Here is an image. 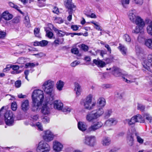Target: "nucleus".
<instances>
[{
    "label": "nucleus",
    "mask_w": 152,
    "mask_h": 152,
    "mask_svg": "<svg viewBox=\"0 0 152 152\" xmlns=\"http://www.w3.org/2000/svg\"><path fill=\"white\" fill-rule=\"evenodd\" d=\"M135 118L136 122H140L141 123H143L145 122V120L142 116L139 114H137L134 116Z\"/></svg>",
    "instance_id": "obj_32"
},
{
    "label": "nucleus",
    "mask_w": 152,
    "mask_h": 152,
    "mask_svg": "<svg viewBox=\"0 0 152 152\" xmlns=\"http://www.w3.org/2000/svg\"><path fill=\"white\" fill-rule=\"evenodd\" d=\"M109 70H111L112 74L116 77L120 76L122 74L121 70L117 67H113L110 68Z\"/></svg>",
    "instance_id": "obj_17"
},
{
    "label": "nucleus",
    "mask_w": 152,
    "mask_h": 152,
    "mask_svg": "<svg viewBox=\"0 0 152 152\" xmlns=\"http://www.w3.org/2000/svg\"><path fill=\"white\" fill-rule=\"evenodd\" d=\"M25 62V59L23 57L19 58L17 61V63L19 64H23Z\"/></svg>",
    "instance_id": "obj_58"
},
{
    "label": "nucleus",
    "mask_w": 152,
    "mask_h": 152,
    "mask_svg": "<svg viewBox=\"0 0 152 152\" xmlns=\"http://www.w3.org/2000/svg\"><path fill=\"white\" fill-rule=\"evenodd\" d=\"M96 142V137L93 135H86L83 140V142L84 144L91 147L94 146Z\"/></svg>",
    "instance_id": "obj_7"
},
{
    "label": "nucleus",
    "mask_w": 152,
    "mask_h": 152,
    "mask_svg": "<svg viewBox=\"0 0 152 152\" xmlns=\"http://www.w3.org/2000/svg\"><path fill=\"white\" fill-rule=\"evenodd\" d=\"M136 139L137 141L139 143L142 144L144 142V140L141 138L140 136L138 135L136 136Z\"/></svg>",
    "instance_id": "obj_49"
},
{
    "label": "nucleus",
    "mask_w": 152,
    "mask_h": 152,
    "mask_svg": "<svg viewBox=\"0 0 152 152\" xmlns=\"http://www.w3.org/2000/svg\"><path fill=\"white\" fill-rule=\"evenodd\" d=\"M17 107V105L16 102H13L11 103V108L13 111H15L16 110Z\"/></svg>",
    "instance_id": "obj_42"
},
{
    "label": "nucleus",
    "mask_w": 152,
    "mask_h": 152,
    "mask_svg": "<svg viewBox=\"0 0 152 152\" xmlns=\"http://www.w3.org/2000/svg\"><path fill=\"white\" fill-rule=\"evenodd\" d=\"M48 104H49L46 102V99L45 103L43 104L41 109V112L44 115L48 116L50 113V108L48 106Z\"/></svg>",
    "instance_id": "obj_13"
},
{
    "label": "nucleus",
    "mask_w": 152,
    "mask_h": 152,
    "mask_svg": "<svg viewBox=\"0 0 152 152\" xmlns=\"http://www.w3.org/2000/svg\"><path fill=\"white\" fill-rule=\"evenodd\" d=\"M103 124L101 121H98L95 123L89 126L87 130V133H90L101 128L103 126Z\"/></svg>",
    "instance_id": "obj_11"
},
{
    "label": "nucleus",
    "mask_w": 152,
    "mask_h": 152,
    "mask_svg": "<svg viewBox=\"0 0 152 152\" xmlns=\"http://www.w3.org/2000/svg\"><path fill=\"white\" fill-rule=\"evenodd\" d=\"M48 28L50 30H53L55 31H57V29L55 28L53 25L51 23H49L48 25Z\"/></svg>",
    "instance_id": "obj_54"
},
{
    "label": "nucleus",
    "mask_w": 152,
    "mask_h": 152,
    "mask_svg": "<svg viewBox=\"0 0 152 152\" xmlns=\"http://www.w3.org/2000/svg\"><path fill=\"white\" fill-rule=\"evenodd\" d=\"M72 110V109L71 107L68 106H65L64 107H63L61 111L64 112L68 113L71 112Z\"/></svg>",
    "instance_id": "obj_40"
},
{
    "label": "nucleus",
    "mask_w": 152,
    "mask_h": 152,
    "mask_svg": "<svg viewBox=\"0 0 152 152\" xmlns=\"http://www.w3.org/2000/svg\"><path fill=\"white\" fill-rule=\"evenodd\" d=\"M7 107H3L0 110V112L1 111L4 112V121L6 124L9 126H11L13 124L14 122V116L12 111L7 110Z\"/></svg>",
    "instance_id": "obj_2"
},
{
    "label": "nucleus",
    "mask_w": 152,
    "mask_h": 152,
    "mask_svg": "<svg viewBox=\"0 0 152 152\" xmlns=\"http://www.w3.org/2000/svg\"><path fill=\"white\" fill-rule=\"evenodd\" d=\"M152 61V54L149 55L148 56V60L144 61L142 64L143 67L147 70L150 69V66Z\"/></svg>",
    "instance_id": "obj_14"
},
{
    "label": "nucleus",
    "mask_w": 152,
    "mask_h": 152,
    "mask_svg": "<svg viewBox=\"0 0 152 152\" xmlns=\"http://www.w3.org/2000/svg\"><path fill=\"white\" fill-rule=\"evenodd\" d=\"M72 0H64V5L66 8L69 10H73L76 6L72 3Z\"/></svg>",
    "instance_id": "obj_15"
},
{
    "label": "nucleus",
    "mask_w": 152,
    "mask_h": 152,
    "mask_svg": "<svg viewBox=\"0 0 152 152\" xmlns=\"http://www.w3.org/2000/svg\"><path fill=\"white\" fill-rule=\"evenodd\" d=\"M10 67L15 70H18L20 68L19 66L18 65L12 64L10 65Z\"/></svg>",
    "instance_id": "obj_53"
},
{
    "label": "nucleus",
    "mask_w": 152,
    "mask_h": 152,
    "mask_svg": "<svg viewBox=\"0 0 152 152\" xmlns=\"http://www.w3.org/2000/svg\"><path fill=\"white\" fill-rule=\"evenodd\" d=\"M146 29L148 33L152 36V21L148 23Z\"/></svg>",
    "instance_id": "obj_33"
},
{
    "label": "nucleus",
    "mask_w": 152,
    "mask_h": 152,
    "mask_svg": "<svg viewBox=\"0 0 152 152\" xmlns=\"http://www.w3.org/2000/svg\"><path fill=\"white\" fill-rule=\"evenodd\" d=\"M42 121L44 123L47 124L49 122L50 118L48 117H45L43 118Z\"/></svg>",
    "instance_id": "obj_64"
},
{
    "label": "nucleus",
    "mask_w": 152,
    "mask_h": 152,
    "mask_svg": "<svg viewBox=\"0 0 152 152\" xmlns=\"http://www.w3.org/2000/svg\"><path fill=\"white\" fill-rule=\"evenodd\" d=\"M136 52L137 55L138 56H141L142 54V49L140 47L137 46L135 47Z\"/></svg>",
    "instance_id": "obj_41"
},
{
    "label": "nucleus",
    "mask_w": 152,
    "mask_h": 152,
    "mask_svg": "<svg viewBox=\"0 0 152 152\" xmlns=\"http://www.w3.org/2000/svg\"><path fill=\"white\" fill-rule=\"evenodd\" d=\"M84 14L88 17L92 18H96V15L95 14L92 13L91 15L87 14L86 12H84Z\"/></svg>",
    "instance_id": "obj_62"
},
{
    "label": "nucleus",
    "mask_w": 152,
    "mask_h": 152,
    "mask_svg": "<svg viewBox=\"0 0 152 152\" xmlns=\"http://www.w3.org/2000/svg\"><path fill=\"white\" fill-rule=\"evenodd\" d=\"M80 62L79 61H75L71 64L70 65L72 67H74L80 64Z\"/></svg>",
    "instance_id": "obj_50"
},
{
    "label": "nucleus",
    "mask_w": 152,
    "mask_h": 152,
    "mask_svg": "<svg viewBox=\"0 0 152 152\" xmlns=\"http://www.w3.org/2000/svg\"><path fill=\"white\" fill-rule=\"evenodd\" d=\"M123 38L128 44H129L130 43L131 41V39L129 35L126 34H125L123 36Z\"/></svg>",
    "instance_id": "obj_38"
},
{
    "label": "nucleus",
    "mask_w": 152,
    "mask_h": 152,
    "mask_svg": "<svg viewBox=\"0 0 152 152\" xmlns=\"http://www.w3.org/2000/svg\"><path fill=\"white\" fill-rule=\"evenodd\" d=\"M105 104L106 101L105 99L104 98L100 97L97 100V106L98 108L103 109V108L105 105Z\"/></svg>",
    "instance_id": "obj_20"
},
{
    "label": "nucleus",
    "mask_w": 152,
    "mask_h": 152,
    "mask_svg": "<svg viewBox=\"0 0 152 152\" xmlns=\"http://www.w3.org/2000/svg\"><path fill=\"white\" fill-rule=\"evenodd\" d=\"M124 80L127 83H131L135 81V78L130 75H128L123 77Z\"/></svg>",
    "instance_id": "obj_25"
},
{
    "label": "nucleus",
    "mask_w": 152,
    "mask_h": 152,
    "mask_svg": "<svg viewBox=\"0 0 152 152\" xmlns=\"http://www.w3.org/2000/svg\"><path fill=\"white\" fill-rule=\"evenodd\" d=\"M55 21L56 23L61 24L64 22L63 20L60 18H56Z\"/></svg>",
    "instance_id": "obj_60"
},
{
    "label": "nucleus",
    "mask_w": 152,
    "mask_h": 152,
    "mask_svg": "<svg viewBox=\"0 0 152 152\" xmlns=\"http://www.w3.org/2000/svg\"><path fill=\"white\" fill-rule=\"evenodd\" d=\"M93 96L91 94L88 95L84 100V106L85 108L88 110H90L93 108L96 105L95 102L92 103Z\"/></svg>",
    "instance_id": "obj_6"
},
{
    "label": "nucleus",
    "mask_w": 152,
    "mask_h": 152,
    "mask_svg": "<svg viewBox=\"0 0 152 152\" xmlns=\"http://www.w3.org/2000/svg\"><path fill=\"white\" fill-rule=\"evenodd\" d=\"M21 107L23 111H26L28 110L30 107L28 100L26 99L23 101L21 103Z\"/></svg>",
    "instance_id": "obj_18"
},
{
    "label": "nucleus",
    "mask_w": 152,
    "mask_h": 152,
    "mask_svg": "<svg viewBox=\"0 0 152 152\" xmlns=\"http://www.w3.org/2000/svg\"><path fill=\"white\" fill-rule=\"evenodd\" d=\"M65 84L64 82L61 80L57 81L56 84V87L57 90L59 91L62 90Z\"/></svg>",
    "instance_id": "obj_24"
},
{
    "label": "nucleus",
    "mask_w": 152,
    "mask_h": 152,
    "mask_svg": "<svg viewBox=\"0 0 152 152\" xmlns=\"http://www.w3.org/2000/svg\"><path fill=\"white\" fill-rule=\"evenodd\" d=\"M93 62L96 65L100 67H103L106 65L105 62L99 59H94Z\"/></svg>",
    "instance_id": "obj_27"
},
{
    "label": "nucleus",
    "mask_w": 152,
    "mask_h": 152,
    "mask_svg": "<svg viewBox=\"0 0 152 152\" xmlns=\"http://www.w3.org/2000/svg\"><path fill=\"white\" fill-rule=\"evenodd\" d=\"M118 49L120 50L121 53L123 55H126L127 51V49L124 45L119 44V46L118 47Z\"/></svg>",
    "instance_id": "obj_31"
},
{
    "label": "nucleus",
    "mask_w": 152,
    "mask_h": 152,
    "mask_svg": "<svg viewBox=\"0 0 152 152\" xmlns=\"http://www.w3.org/2000/svg\"><path fill=\"white\" fill-rule=\"evenodd\" d=\"M112 111L111 110H108L105 113V117L106 118H108L111 115Z\"/></svg>",
    "instance_id": "obj_51"
},
{
    "label": "nucleus",
    "mask_w": 152,
    "mask_h": 152,
    "mask_svg": "<svg viewBox=\"0 0 152 152\" xmlns=\"http://www.w3.org/2000/svg\"><path fill=\"white\" fill-rule=\"evenodd\" d=\"M53 98L51 97L46 99V102L50 105L53 104V107L56 110H61L64 107V104L60 100H56L53 101Z\"/></svg>",
    "instance_id": "obj_4"
},
{
    "label": "nucleus",
    "mask_w": 152,
    "mask_h": 152,
    "mask_svg": "<svg viewBox=\"0 0 152 152\" xmlns=\"http://www.w3.org/2000/svg\"><path fill=\"white\" fill-rule=\"evenodd\" d=\"M64 42V39L62 38H58L57 39L55 40L53 43L56 45H58L59 44H63Z\"/></svg>",
    "instance_id": "obj_37"
},
{
    "label": "nucleus",
    "mask_w": 152,
    "mask_h": 152,
    "mask_svg": "<svg viewBox=\"0 0 152 152\" xmlns=\"http://www.w3.org/2000/svg\"><path fill=\"white\" fill-rule=\"evenodd\" d=\"M48 41L43 40L40 42L36 41L34 42V45L35 46H40L41 47H44L46 46L48 44Z\"/></svg>",
    "instance_id": "obj_30"
},
{
    "label": "nucleus",
    "mask_w": 152,
    "mask_h": 152,
    "mask_svg": "<svg viewBox=\"0 0 152 152\" xmlns=\"http://www.w3.org/2000/svg\"><path fill=\"white\" fill-rule=\"evenodd\" d=\"M130 0H121V3L124 7H126L129 4Z\"/></svg>",
    "instance_id": "obj_45"
},
{
    "label": "nucleus",
    "mask_w": 152,
    "mask_h": 152,
    "mask_svg": "<svg viewBox=\"0 0 152 152\" xmlns=\"http://www.w3.org/2000/svg\"><path fill=\"white\" fill-rule=\"evenodd\" d=\"M40 29L39 28H35L34 30V34L37 37H39V34Z\"/></svg>",
    "instance_id": "obj_52"
},
{
    "label": "nucleus",
    "mask_w": 152,
    "mask_h": 152,
    "mask_svg": "<svg viewBox=\"0 0 152 152\" xmlns=\"http://www.w3.org/2000/svg\"><path fill=\"white\" fill-rule=\"evenodd\" d=\"M44 134L43 135V139L47 142H50L55 137L53 133L49 130L44 131Z\"/></svg>",
    "instance_id": "obj_10"
},
{
    "label": "nucleus",
    "mask_w": 152,
    "mask_h": 152,
    "mask_svg": "<svg viewBox=\"0 0 152 152\" xmlns=\"http://www.w3.org/2000/svg\"><path fill=\"white\" fill-rule=\"evenodd\" d=\"M54 84L55 82L53 81L48 80L43 83L42 88L46 94L51 96Z\"/></svg>",
    "instance_id": "obj_3"
},
{
    "label": "nucleus",
    "mask_w": 152,
    "mask_h": 152,
    "mask_svg": "<svg viewBox=\"0 0 152 152\" xmlns=\"http://www.w3.org/2000/svg\"><path fill=\"white\" fill-rule=\"evenodd\" d=\"M110 138L107 137H104L102 139L101 143L103 146H109L111 143Z\"/></svg>",
    "instance_id": "obj_22"
},
{
    "label": "nucleus",
    "mask_w": 152,
    "mask_h": 152,
    "mask_svg": "<svg viewBox=\"0 0 152 152\" xmlns=\"http://www.w3.org/2000/svg\"><path fill=\"white\" fill-rule=\"evenodd\" d=\"M36 126L37 127L38 129L41 131L43 130V127L42 124L39 122H37L36 125Z\"/></svg>",
    "instance_id": "obj_55"
},
{
    "label": "nucleus",
    "mask_w": 152,
    "mask_h": 152,
    "mask_svg": "<svg viewBox=\"0 0 152 152\" xmlns=\"http://www.w3.org/2000/svg\"><path fill=\"white\" fill-rule=\"evenodd\" d=\"M64 148L63 144L57 141H54L53 142V149L55 152H60Z\"/></svg>",
    "instance_id": "obj_12"
},
{
    "label": "nucleus",
    "mask_w": 152,
    "mask_h": 152,
    "mask_svg": "<svg viewBox=\"0 0 152 152\" xmlns=\"http://www.w3.org/2000/svg\"><path fill=\"white\" fill-rule=\"evenodd\" d=\"M77 126L78 128L80 130L83 132L86 130L87 132V126L84 122H79L77 124Z\"/></svg>",
    "instance_id": "obj_23"
},
{
    "label": "nucleus",
    "mask_w": 152,
    "mask_h": 152,
    "mask_svg": "<svg viewBox=\"0 0 152 152\" xmlns=\"http://www.w3.org/2000/svg\"><path fill=\"white\" fill-rule=\"evenodd\" d=\"M39 64L38 63L35 64L34 63H28L26 64L25 67L26 68H32L34 67L36 65H38Z\"/></svg>",
    "instance_id": "obj_39"
},
{
    "label": "nucleus",
    "mask_w": 152,
    "mask_h": 152,
    "mask_svg": "<svg viewBox=\"0 0 152 152\" xmlns=\"http://www.w3.org/2000/svg\"><path fill=\"white\" fill-rule=\"evenodd\" d=\"M9 5L11 7H13L16 9L20 13L22 14H23V13L20 9L19 7L17 6V5L14 4V3L10 2L9 3Z\"/></svg>",
    "instance_id": "obj_36"
},
{
    "label": "nucleus",
    "mask_w": 152,
    "mask_h": 152,
    "mask_svg": "<svg viewBox=\"0 0 152 152\" xmlns=\"http://www.w3.org/2000/svg\"><path fill=\"white\" fill-rule=\"evenodd\" d=\"M144 117H145L146 119L148 120L149 122H151L152 120V117L149 114L146 113L145 114Z\"/></svg>",
    "instance_id": "obj_47"
},
{
    "label": "nucleus",
    "mask_w": 152,
    "mask_h": 152,
    "mask_svg": "<svg viewBox=\"0 0 152 152\" xmlns=\"http://www.w3.org/2000/svg\"><path fill=\"white\" fill-rule=\"evenodd\" d=\"M6 34L5 32L0 31V39H4L6 36Z\"/></svg>",
    "instance_id": "obj_56"
},
{
    "label": "nucleus",
    "mask_w": 152,
    "mask_h": 152,
    "mask_svg": "<svg viewBox=\"0 0 152 152\" xmlns=\"http://www.w3.org/2000/svg\"><path fill=\"white\" fill-rule=\"evenodd\" d=\"M44 97L43 91L40 89H35L33 91L31 96L32 102L31 108L32 111L37 113L40 110Z\"/></svg>",
    "instance_id": "obj_1"
},
{
    "label": "nucleus",
    "mask_w": 152,
    "mask_h": 152,
    "mask_svg": "<svg viewBox=\"0 0 152 152\" xmlns=\"http://www.w3.org/2000/svg\"><path fill=\"white\" fill-rule=\"evenodd\" d=\"M96 119L97 118L93 111L88 113L86 116V120L88 122H91Z\"/></svg>",
    "instance_id": "obj_21"
},
{
    "label": "nucleus",
    "mask_w": 152,
    "mask_h": 152,
    "mask_svg": "<svg viewBox=\"0 0 152 152\" xmlns=\"http://www.w3.org/2000/svg\"><path fill=\"white\" fill-rule=\"evenodd\" d=\"M69 15L67 17V20L70 21L72 19V15L73 13V10H69L68 11Z\"/></svg>",
    "instance_id": "obj_46"
},
{
    "label": "nucleus",
    "mask_w": 152,
    "mask_h": 152,
    "mask_svg": "<svg viewBox=\"0 0 152 152\" xmlns=\"http://www.w3.org/2000/svg\"><path fill=\"white\" fill-rule=\"evenodd\" d=\"M134 130L133 128H131L129 129L127 132L128 136H132V135L134 133Z\"/></svg>",
    "instance_id": "obj_48"
},
{
    "label": "nucleus",
    "mask_w": 152,
    "mask_h": 152,
    "mask_svg": "<svg viewBox=\"0 0 152 152\" xmlns=\"http://www.w3.org/2000/svg\"><path fill=\"white\" fill-rule=\"evenodd\" d=\"M117 122L115 118H110L107 120L105 124L107 126H110L116 124Z\"/></svg>",
    "instance_id": "obj_28"
},
{
    "label": "nucleus",
    "mask_w": 152,
    "mask_h": 152,
    "mask_svg": "<svg viewBox=\"0 0 152 152\" xmlns=\"http://www.w3.org/2000/svg\"><path fill=\"white\" fill-rule=\"evenodd\" d=\"M128 16L129 19L133 23H138L139 20H141L142 19L139 16L137 15L136 11L135 10H132L129 11L128 14Z\"/></svg>",
    "instance_id": "obj_8"
},
{
    "label": "nucleus",
    "mask_w": 152,
    "mask_h": 152,
    "mask_svg": "<svg viewBox=\"0 0 152 152\" xmlns=\"http://www.w3.org/2000/svg\"><path fill=\"white\" fill-rule=\"evenodd\" d=\"M127 142L129 146H132L134 144V139L132 136H127Z\"/></svg>",
    "instance_id": "obj_35"
},
{
    "label": "nucleus",
    "mask_w": 152,
    "mask_h": 152,
    "mask_svg": "<svg viewBox=\"0 0 152 152\" xmlns=\"http://www.w3.org/2000/svg\"><path fill=\"white\" fill-rule=\"evenodd\" d=\"M74 91L77 96H79L81 92V90L80 86L77 83H75V84Z\"/></svg>",
    "instance_id": "obj_29"
},
{
    "label": "nucleus",
    "mask_w": 152,
    "mask_h": 152,
    "mask_svg": "<svg viewBox=\"0 0 152 152\" xmlns=\"http://www.w3.org/2000/svg\"><path fill=\"white\" fill-rule=\"evenodd\" d=\"M45 29L46 32V36L50 38H52L53 36V33L50 31L47 30L46 28H45Z\"/></svg>",
    "instance_id": "obj_44"
},
{
    "label": "nucleus",
    "mask_w": 152,
    "mask_h": 152,
    "mask_svg": "<svg viewBox=\"0 0 152 152\" xmlns=\"http://www.w3.org/2000/svg\"><path fill=\"white\" fill-rule=\"evenodd\" d=\"M92 111L97 118L101 116L104 113L103 109L100 108H98L96 110Z\"/></svg>",
    "instance_id": "obj_26"
},
{
    "label": "nucleus",
    "mask_w": 152,
    "mask_h": 152,
    "mask_svg": "<svg viewBox=\"0 0 152 152\" xmlns=\"http://www.w3.org/2000/svg\"><path fill=\"white\" fill-rule=\"evenodd\" d=\"M72 53L75 54H77L79 53L78 49L77 48H74L71 50Z\"/></svg>",
    "instance_id": "obj_63"
},
{
    "label": "nucleus",
    "mask_w": 152,
    "mask_h": 152,
    "mask_svg": "<svg viewBox=\"0 0 152 152\" xmlns=\"http://www.w3.org/2000/svg\"><path fill=\"white\" fill-rule=\"evenodd\" d=\"M135 117L134 116L131 118H127L123 121V122L125 124H128L129 126L133 125L136 123Z\"/></svg>",
    "instance_id": "obj_19"
},
{
    "label": "nucleus",
    "mask_w": 152,
    "mask_h": 152,
    "mask_svg": "<svg viewBox=\"0 0 152 152\" xmlns=\"http://www.w3.org/2000/svg\"><path fill=\"white\" fill-rule=\"evenodd\" d=\"M138 23H135L137 26L132 31V32L135 34L138 33H142L144 31V27L145 26V23L143 20H139V21Z\"/></svg>",
    "instance_id": "obj_9"
},
{
    "label": "nucleus",
    "mask_w": 152,
    "mask_h": 152,
    "mask_svg": "<svg viewBox=\"0 0 152 152\" xmlns=\"http://www.w3.org/2000/svg\"><path fill=\"white\" fill-rule=\"evenodd\" d=\"M29 21L28 17V16H26L24 20V23L26 26H28L29 24Z\"/></svg>",
    "instance_id": "obj_57"
},
{
    "label": "nucleus",
    "mask_w": 152,
    "mask_h": 152,
    "mask_svg": "<svg viewBox=\"0 0 152 152\" xmlns=\"http://www.w3.org/2000/svg\"><path fill=\"white\" fill-rule=\"evenodd\" d=\"M50 150L49 145L45 141H40L36 145V150L37 152H49Z\"/></svg>",
    "instance_id": "obj_5"
},
{
    "label": "nucleus",
    "mask_w": 152,
    "mask_h": 152,
    "mask_svg": "<svg viewBox=\"0 0 152 152\" xmlns=\"http://www.w3.org/2000/svg\"><path fill=\"white\" fill-rule=\"evenodd\" d=\"M1 15V18H2L5 20L7 21L11 20L13 17L12 15L9 13L7 10L3 12Z\"/></svg>",
    "instance_id": "obj_16"
},
{
    "label": "nucleus",
    "mask_w": 152,
    "mask_h": 152,
    "mask_svg": "<svg viewBox=\"0 0 152 152\" xmlns=\"http://www.w3.org/2000/svg\"><path fill=\"white\" fill-rule=\"evenodd\" d=\"M15 84L16 87L17 88H19L21 85V81L20 80H18L15 82Z\"/></svg>",
    "instance_id": "obj_59"
},
{
    "label": "nucleus",
    "mask_w": 152,
    "mask_h": 152,
    "mask_svg": "<svg viewBox=\"0 0 152 152\" xmlns=\"http://www.w3.org/2000/svg\"><path fill=\"white\" fill-rule=\"evenodd\" d=\"M145 44L148 48L152 49V39L146 40L145 42Z\"/></svg>",
    "instance_id": "obj_34"
},
{
    "label": "nucleus",
    "mask_w": 152,
    "mask_h": 152,
    "mask_svg": "<svg viewBox=\"0 0 152 152\" xmlns=\"http://www.w3.org/2000/svg\"><path fill=\"white\" fill-rule=\"evenodd\" d=\"M52 12L54 13L58 14L59 12L58 8L56 7H54L52 9Z\"/></svg>",
    "instance_id": "obj_61"
},
{
    "label": "nucleus",
    "mask_w": 152,
    "mask_h": 152,
    "mask_svg": "<svg viewBox=\"0 0 152 152\" xmlns=\"http://www.w3.org/2000/svg\"><path fill=\"white\" fill-rule=\"evenodd\" d=\"M78 47L85 51H87L88 49V46L84 44L79 45Z\"/></svg>",
    "instance_id": "obj_43"
}]
</instances>
